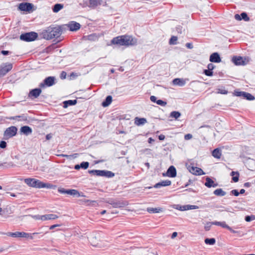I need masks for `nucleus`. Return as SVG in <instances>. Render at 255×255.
I'll use <instances>...</instances> for the list:
<instances>
[{"label":"nucleus","instance_id":"1","mask_svg":"<svg viewBox=\"0 0 255 255\" xmlns=\"http://www.w3.org/2000/svg\"><path fill=\"white\" fill-rule=\"evenodd\" d=\"M60 30V28L57 27V25L55 26L51 25L42 32V37L46 40L55 38L53 40L54 44L58 43L63 40V38L61 37Z\"/></svg>","mask_w":255,"mask_h":255},{"label":"nucleus","instance_id":"2","mask_svg":"<svg viewBox=\"0 0 255 255\" xmlns=\"http://www.w3.org/2000/svg\"><path fill=\"white\" fill-rule=\"evenodd\" d=\"M136 43V39H134L132 36L125 34L114 37L111 40L110 45H114L116 47L122 46L128 47L130 45H134Z\"/></svg>","mask_w":255,"mask_h":255},{"label":"nucleus","instance_id":"3","mask_svg":"<svg viewBox=\"0 0 255 255\" xmlns=\"http://www.w3.org/2000/svg\"><path fill=\"white\" fill-rule=\"evenodd\" d=\"M17 9L25 13H31L37 9V7L32 3L23 2L18 4Z\"/></svg>","mask_w":255,"mask_h":255},{"label":"nucleus","instance_id":"4","mask_svg":"<svg viewBox=\"0 0 255 255\" xmlns=\"http://www.w3.org/2000/svg\"><path fill=\"white\" fill-rule=\"evenodd\" d=\"M38 33L35 31L23 32L19 36L20 40L25 42H31L35 41L38 38Z\"/></svg>","mask_w":255,"mask_h":255},{"label":"nucleus","instance_id":"5","mask_svg":"<svg viewBox=\"0 0 255 255\" xmlns=\"http://www.w3.org/2000/svg\"><path fill=\"white\" fill-rule=\"evenodd\" d=\"M88 172L89 174L93 175L106 177L107 178H112L115 176V173L114 172L106 170L93 169L89 170Z\"/></svg>","mask_w":255,"mask_h":255},{"label":"nucleus","instance_id":"6","mask_svg":"<svg viewBox=\"0 0 255 255\" xmlns=\"http://www.w3.org/2000/svg\"><path fill=\"white\" fill-rule=\"evenodd\" d=\"M109 204L112 205L116 208H123L128 205L127 201L123 200H118L114 198H110L106 201Z\"/></svg>","mask_w":255,"mask_h":255},{"label":"nucleus","instance_id":"7","mask_svg":"<svg viewBox=\"0 0 255 255\" xmlns=\"http://www.w3.org/2000/svg\"><path fill=\"white\" fill-rule=\"evenodd\" d=\"M56 79L54 76H48L46 77L42 81V83H40L39 86L40 88H45L52 86L55 85L56 83Z\"/></svg>","mask_w":255,"mask_h":255},{"label":"nucleus","instance_id":"8","mask_svg":"<svg viewBox=\"0 0 255 255\" xmlns=\"http://www.w3.org/2000/svg\"><path fill=\"white\" fill-rule=\"evenodd\" d=\"M41 182L39 180L35 178H28L24 179V183L27 185L36 188H40Z\"/></svg>","mask_w":255,"mask_h":255},{"label":"nucleus","instance_id":"9","mask_svg":"<svg viewBox=\"0 0 255 255\" xmlns=\"http://www.w3.org/2000/svg\"><path fill=\"white\" fill-rule=\"evenodd\" d=\"M12 64L10 63H3L0 66V76H5L12 68Z\"/></svg>","mask_w":255,"mask_h":255},{"label":"nucleus","instance_id":"10","mask_svg":"<svg viewBox=\"0 0 255 255\" xmlns=\"http://www.w3.org/2000/svg\"><path fill=\"white\" fill-rule=\"evenodd\" d=\"M189 171L195 175H202L205 174L203 170L199 167L194 166V164L191 163L188 167Z\"/></svg>","mask_w":255,"mask_h":255},{"label":"nucleus","instance_id":"11","mask_svg":"<svg viewBox=\"0 0 255 255\" xmlns=\"http://www.w3.org/2000/svg\"><path fill=\"white\" fill-rule=\"evenodd\" d=\"M17 128L15 126H11L7 128L4 132V136L8 138L12 137L16 135Z\"/></svg>","mask_w":255,"mask_h":255},{"label":"nucleus","instance_id":"12","mask_svg":"<svg viewBox=\"0 0 255 255\" xmlns=\"http://www.w3.org/2000/svg\"><path fill=\"white\" fill-rule=\"evenodd\" d=\"M42 88L39 86L38 88H36L30 90L28 94V97L31 99H34L37 98L41 94L42 92Z\"/></svg>","mask_w":255,"mask_h":255},{"label":"nucleus","instance_id":"13","mask_svg":"<svg viewBox=\"0 0 255 255\" xmlns=\"http://www.w3.org/2000/svg\"><path fill=\"white\" fill-rule=\"evenodd\" d=\"M246 59V58L241 56H234L231 61L236 66L245 65L247 64Z\"/></svg>","mask_w":255,"mask_h":255},{"label":"nucleus","instance_id":"14","mask_svg":"<svg viewBox=\"0 0 255 255\" xmlns=\"http://www.w3.org/2000/svg\"><path fill=\"white\" fill-rule=\"evenodd\" d=\"M68 28L70 31H76L81 27V24L74 21H70L67 24Z\"/></svg>","mask_w":255,"mask_h":255},{"label":"nucleus","instance_id":"15","mask_svg":"<svg viewBox=\"0 0 255 255\" xmlns=\"http://www.w3.org/2000/svg\"><path fill=\"white\" fill-rule=\"evenodd\" d=\"M209 61L213 63H218L221 62L222 59L220 54L217 52L212 53L210 56Z\"/></svg>","mask_w":255,"mask_h":255},{"label":"nucleus","instance_id":"16","mask_svg":"<svg viewBox=\"0 0 255 255\" xmlns=\"http://www.w3.org/2000/svg\"><path fill=\"white\" fill-rule=\"evenodd\" d=\"M76 189H65L63 188H58V191L59 193L63 194H68L73 197L75 196V194L76 193Z\"/></svg>","mask_w":255,"mask_h":255},{"label":"nucleus","instance_id":"17","mask_svg":"<svg viewBox=\"0 0 255 255\" xmlns=\"http://www.w3.org/2000/svg\"><path fill=\"white\" fill-rule=\"evenodd\" d=\"M3 234L6 235L7 236L11 237L13 238H25L26 235V233L24 232H7L3 233Z\"/></svg>","mask_w":255,"mask_h":255},{"label":"nucleus","instance_id":"18","mask_svg":"<svg viewBox=\"0 0 255 255\" xmlns=\"http://www.w3.org/2000/svg\"><path fill=\"white\" fill-rule=\"evenodd\" d=\"M205 181L204 185L208 188L216 187L219 185L218 183H215L211 177H205Z\"/></svg>","mask_w":255,"mask_h":255},{"label":"nucleus","instance_id":"19","mask_svg":"<svg viewBox=\"0 0 255 255\" xmlns=\"http://www.w3.org/2000/svg\"><path fill=\"white\" fill-rule=\"evenodd\" d=\"M19 132L20 134L27 136L32 133V129L28 126H23L20 128Z\"/></svg>","mask_w":255,"mask_h":255},{"label":"nucleus","instance_id":"20","mask_svg":"<svg viewBox=\"0 0 255 255\" xmlns=\"http://www.w3.org/2000/svg\"><path fill=\"white\" fill-rule=\"evenodd\" d=\"M235 18L237 20H244L245 21H249L250 17L246 12H242L240 14H236L235 15Z\"/></svg>","mask_w":255,"mask_h":255},{"label":"nucleus","instance_id":"21","mask_svg":"<svg viewBox=\"0 0 255 255\" xmlns=\"http://www.w3.org/2000/svg\"><path fill=\"white\" fill-rule=\"evenodd\" d=\"M167 177L174 178L177 175L176 168L173 165L170 166L167 170Z\"/></svg>","mask_w":255,"mask_h":255},{"label":"nucleus","instance_id":"22","mask_svg":"<svg viewBox=\"0 0 255 255\" xmlns=\"http://www.w3.org/2000/svg\"><path fill=\"white\" fill-rule=\"evenodd\" d=\"M150 100L152 102L161 106H165L167 105V102L161 99L157 100V97L155 96H151Z\"/></svg>","mask_w":255,"mask_h":255},{"label":"nucleus","instance_id":"23","mask_svg":"<svg viewBox=\"0 0 255 255\" xmlns=\"http://www.w3.org/2000/svg\"><path fill=\"white\" fill-rule=\"evenodd\" d=\"M171 184V182L170 180H163L161 182H159L157 183H156L154 186L153 187L155 188H160L162 187H166L168 186H170Z\"/></svg>","mask_w":255,"mask_h":255},{"label":"nucleus","instance_id":"24","mask_svg":"<svg viewBox=\"0 0 255 255\" xmlns=\"http://www.w3.org/2000/svg\"><path fill=\"white\" fill-rule=\"evenodd\" d=\"M101 0H89V1H85V4L91 8H95L100 5Z\"/></svg>","mask_w":255,"mask_h":255},{"label":"nucleus","instance_id":"25","mask_svg":"<svg viewBox=\"0 0 255 255\" xmlns=\"http://www.w3.org/2000/svg\"><path fill=\"white\" fill-rule=\"evenodd\" d=\"M147 123V120L144 118L135 117L134 118V124L137 126H141Z\"/></svg>","mask_w":255,"mask_h":255},{"label":"nucleus","instance_id":"26","mask_svg":"<svg viewBox=\"0 0 255 255\" xmlns=\"http://www.w3.org/2000/svg\"><path fill=\"white\" fill-rule=\"evenodd\" d=\"M186 79L177 78L173 80L172 83L174 85L182 87L186 84Z\"/></svg>","mask_w":255,"mask_h":255},{"label":"nucleus","instance_id":"27","mask_svg":"<svg viewBox=\"0 0 255 255\" xmlns=\"http://www.w3.org/2000/svg\"><path fill=\"white\" fill-rule=\"evenodd\" d=\"M77 103V100H68L63 102V107L67 108L69 106L75 105Z\"/></svg>","mask_w":255,"mask_h":255},{"label":"nucleus","instance_id":"28","mask_svg":"<svg viewBox=\"0 0 255 255\" xmlns=\"http://www.w3.org/2000/svg\"><path fill=\"white\" fill-rule=\"evenodd\" d=\"M113 101V97L111 95L107 96L105 99L102 102V106L105 108L108 107Z\"/></svg>","mask_w":255,"mask_h":255},{"label":"nucleus","instance_id":"29","mask_svg":"<svg viewBox=\"0 0 255 255\" xmlns=\"http://www.w3.org/2000/svg\"><path fill=\"white\" fill-rule=\"evenodd\" d=\"M28 117L27 114H22L21 115L12 117L10 118V119L17 120L18 121H27Z\"/></svg>","mask_w":255,"mask_h":255},{"label":"nucleus","instance_id":"30","mask_svg":"<svg viewBox=\"0 0 255 255\" xmlns=\"http://www.w3.org/2000/svg\"><path fill=\"white\" fill-rule=\"evenodd\" d=\"M230 175L232 176V182L236 183L239 181L240 174L238 171H232L230 173Z\"/></svg>","mask_w":255,"mask_h":255},{"label":"nucleus","instance_id":"31","mask_svg":"<svg viewBox=\"0 0 255 255\" xmlns=\"http://www.w3.org/2000/svg\"><path fill=\"white\" fill-rule=\"evenodd\" d=\"M221 155V149L220 148H216L212 151V155L215 158H220Z\"/></svg>","mask_w":255,"mask_h":255},{"label":"nucleus","instance_id":"32","mask_svg":"<svg viewBox=\"0 0 255 255\" xmlns=\"http://www.w3.org/2000/svg\"><path fill=\"white\" fill-rule=\"evenodd\" d=\"M146 211L150 214H154L157 213L159 212H161L163 211L162 208L157 207V208H152V207H148L146 209Z\"/></svg>","mask_w":255,"mask_h":255},{"label":"nucleus","instance_id":"33","mask_svg":"<svg viewBox=\"0 0 255 255\" xmlns=\"http://www.w3.org/2000/svg\"><path fill=\"white\" fill-rule=\"evenodd\" d=\"M44 188L55 189L57 188V186L49 183H44L43 182H41L40 188Z\"/></svg>","mask_w":255,"mask_h":255},{"label":"nucleus","instance_id":"34","mask_svg":"<svg viewBox=\"0 0 255 255\" xmlns=\"http://www.w3.org/2000/svg\"><path fill=\"white\" fill-rule=\"evenodd\" d=\"M199 207L196 205H187L180 207V210L181 211L193 210L198 209Z\"/></svg>","mask_w":255,"mask_h":255},{"label":"nucleus","instance_id":"35","mask_svg":"<svg viewBox=\"0 0 255 255\" xmlns=\"http://www.w3.org/2000/svg\"><path fill=\"white\" fill-rule=\"evenodd\" d=\"M64 7L63 4L56 3L52 6V10L54 12L57 13L62 9Z\"/></svg>","mask_w":255,"mask_h":255},{"label":"nucleus","instance_id":"36","mask_svg":"<svg viewBox=\"0 0 255 255\" xmlns=\"http://www.w3.org/2000/svg\"><path fill=\"white\" fill-rule=\"evenodd\" d=\"M214 194L217 196L222 197L226 194V192L224 191L222 188H218L215 190L213 192Z\"/></svg>","mask_w":255,"mask_h":255},{"label":"nucleus","instance_id":"37","mask_svg":"<svg viewBox=\"0 0 255 255\" xmlns=\"http://www.w3.org/2000/svg\"><path fill=\"white\" fill-rule=\"evenodd\" d=\"M181 115V114L179 111H173L170 113L169 117L177 120L180 117Z\"/></svg>","mask_w":255,"mask_h":255},{"label":"nucleus","instance_id":"38","mask_svg":"<svg viewBox=\"0 0 255 255\" xmlns=\"http://www.w3.org/2000/svg\"><path fill=\"white\" fill-rule=\"evenodd\" d=\"M243 98L244 99H246L248 101H253L255 99L254 96L246 92H244Z\"/></svg>","mask_w":255,"mask_h":255},{"label":"nucleus","instance_id":"39","mask_svg":"<svg viewBox=\"0 0 255 255\" xmlns=\"http://www.w3.org/2000/svg\"><path fill=\"white\" fill-rule=\"evenodd\" d=\"M205 243L207 245H214L216 243V239L214 238H206L204 240Z\"/></svg>","mask_w":255,"mask_h":255},{"label":"nucleus","instance_id":"40","mask_svg":"<svg viewBox=\"0 0 255 255\" xmlns=\"http://www.w3.org/2000/svg\"><path fill=\"white\" fill-rule=\"evenodd\" d=\"M87 39L94 41L98 39V37L96 33H92L87 36Z\"/></svg>","mask_w":255,"mask_h":255},{"label":"nucleus","instance_id":"41","mask_svg":"<svg viewBox=\"0 0 255 255\" xmlns=\"http://www.w3.org/2000/svg\"><path fill=\"white\" fill-rule=\"evenodd\" d=\"M39 234H40L39 233H26V236H25V238L29 239L30 240H33L35 238V237L37 235H38Z\"/></svg>","mask_w":255,"mask_h":255},{"label":"nucleus","instance_id":"42","mask_svg":"<svg viewBox=\"0 0 255 255\" xmlns=\"http://www.w3.org/2000/svg\"><path fill=\"white\" fill-rule=\"evenodd\" d=\"M178 38L176 36H172L169 40V44L170 45H175L177 44Z\"/></svg>","mask_w":255,"mask_h":255},{"label":"nucleus","instance_id":"43","mask_svg":"<svg viewBox=\"0 0 255 255\" xmlns=\"http://www.w3.org/2000/svg\"><path fill=\"white\" fill-rule=\"evenodd\" d=\"M255 220V215H247L245 217V220L247 222H250Z\"/></svg>","mask_w":255,"mask_h":255},{"label":"nucleus","instance_id":"44","mask_svg":"<svg viewBox=\"0 0 255 255\" xmlns=\"http://www.w3.org/2000/svg\"><path fill=\"white\" fill-rule=\"evenodd\" d=\"M203 73L207 76L211 77L213 75L214 72L213 71L207 69H204L203 70Z\"/></svg>","mask_w":255,"mask_h":255},{"label":"nucleus","instance_id":"45","mask_svg":"<svg viewBox=\"0 0 255 255\" xmlns=\"http://www.w3.org/2000/svg\"><path fill=\"white\" fill-rule=\"evenodd\" d=\"M81 168L87 169L89 166V162L88 161H83L80 163Z\"/></svg>","mask_w":255,"mask_h":255},{"label":"nucleus","instance_id":"46","mask_svg":"<svg viewBox=\"0 0 255 255\" xmlns=\"http://www.w3.org/2000/svg\"><path fill=\"white\" fill-rule=\"evenodd\" d=\"M244 93V91H239L238 90H235L233 93V95L237 97H243Z\"/></svg>","mask_w":255,"mask_h":255},{"label":"nucleus","instance_id":"47","mask_svg":"<svg viewBox=\"0 0 255 255\" xmlns=\"http://www.w3.org/2000/svg\"><path fill=\"white\" fill-rule=\"evenodd\" d=\"M57 27H60L61 29V35L62 34V32L63 31H65L66 30L67 28H68L67 24H62L60 25H57Z\"/></svg>","mask_w":255,"mask_h":255},{"label":"nucleus","instance_id":"48","mask_svg":"<svg viewBox=\"0 0 255 255\" xmlns=\"http://www.w3.org/2000/svg\"><path fill=\"white\" fill-rule=\"evenodd\" d=\"M195 181V179H189L188 181L186 184H185L184 186L181 187L180 188H183L188 187L189 185L192 184Z\"/></svg>","mask_w":255,"mask_h":255},{"label":"nucleus","instance_id":"49","mask_svg":"<svg viewBox=\"0 0 255 255\" xmlns=\"http://www.w3.org/2000/svg\"><path fill=\"white\" fill-rule=\"evenodd\" d=\"M47 220H54L58 218V216L55 214H47Z\"/></svg>","mask_w":255,"mask_h":255},{"label":"nucleus","instance_id":"50","mask_svg":"<svg viewBox=\"0 0 255 255\" xmlns=\"http://www.w3.org/2000/svg\"><path fill=\"white\" fill-rule=\"evenodd\" d=\"M230 195L235 196H238L240 195L239 191L237 189H233L230 191Z\"/></svg>","mask_w":255,"mask_h":255},{"label":"nucleus","instance_id":"51","mask_svg":"<svg viewBox=\"0 0 255 255\" xmlns=\"http://www.w3.org/2000/svg\"><path fill=\"white\" fill-rule=\"evenodd\" d=\"M212 225V222H207L204 226V229L206 231H208L210 230L211 226Z\"/></svg>","mask_w":255,"mask_h":255},{"label":"nucleus","instance_id":"52","mask_svg":"<svg viewBox=\"0 0 255 255\" xmlns=\"http://www.w3.org/2000/svg\"><path fill=\"white\" fill-rule=\"evenodd\" d=\"M217 93L223 94V95H227L228 93V91L225 89H217Z\"/></svg>","mask_w":255,"mask_h":255},{"label":"nucleus","instance_id":"53","mask_svg":"<svg viewBox=\"0 0 255 255\" xmlns=\"http://www.w3.org/2000/svg\"><path fill=\"white\" fill-rule=\"evenodd\" d=\"M75 197H85L86 196L82 192H79L77 190L75 194Z\"/></svg>","mask_w":255,"mask_h":255},{"label":"nucleus","instance_id":"54","mask_svg":"<svg viewBox=\"0 0 255 255\" xmlns=\"http://www.w3.org/2000/svg\"><path fill=\"white\" fill-rule=\"evenodd\" d=\"M7 146V143L4 140L0 141V148H5Z\"/></svg>","mask_w":255,"mask_h":255},{"label":"nucleus","instance_id":"55","mask_svg":"<svg viewBox=\"0 0 255 255\" xmlns=\"http://www.w3.org/2000/svg\"><path fill=\"white\" fill-rule=\"evenodd\" d=\"M228 230L230 231L232 233L238 234L240 236H241V235H240L241 234V232L240 231L234 230L231 227H229V228L228 229Z\"/></svg>","mask_w":255,"mask_h":255},{"label":"nucleus","instance_id":"56","mask_svg":"<svg viewBox=\"0 0 255 255\" xmlns=\"http://www.w3.org/2000/svg\"><path fill=\"white\" fill-rule=\"evenodd\" d=\"M220 226L223 228L227 229V230H228V229L230 227V226L228 225L225 221L221 222V224Z\"/></svg>","mask_w":255,"mask_h":255},{"label":"nucleus","instance_id":"57","mask_svg":"<svg viewBox=\"0 0 255 255\" xmlns=\"http://www.w3.org/2000/svg\"><path fill=\"white\" fill-rule=\"evenodd\" d=\"M67 76V73L65 71H62L60 75V78L61 79H66Z\"/></svg>","mask_w":255,"mask_h":255},{"label":"nucleus","instance_id":"58","mask_svg":"<svg viewBox=\"0 0 255 255\" xmlns=\"http://www.w3.org/2000/svg\"><path fill=\"white\" fill-rule=\"evenodd\" d=\"M78 76L76 73L72 72L70 75V80H73Z\"/></svg>","mask_w":255,"mask_h":255},{"label":"nucleus","instance_id":"59","mask_svg":"<svg viewBox=\"0 0 255 255\" xmlns=\"http://www.w3.org/2000/svg\"><path fill=\"white\" fill-rule=\"evenodd\" d=\"M1 54H2L4 56L8 55L9 54L11 53V52L8 50H1L0 52Z\"/></svg>","mask_w":255,"mask_h":255},{"label":"nucleus","instance_id":"60","mask_svg":"<svg viewBox=\"0 0 255 255\" xmlns=\"http://www.w3.org/2000/svg\"><path fill=\"white\" fill-rule=\"evenodd\" d=\"M207 68L208 69L213 71L215 68V66L212 63H209L207 65Z\"/></svg>","mask_w":255,"mask_h":255},{"label":"nucleus","instance_id":"61","mask_svg":"<svg viewBox=\"0 0 255 255\" xmlns=\"http://www.w3.org/2000/svg\"><path fill=\"white\" fill-rule=\"evenodd\" d=\"M182 26L181 25H177L176 27V30L177 33L181 34L182 33Z\"/></svg>","mask_w":255,"mask_h":255},{"label":"nucleus","instance_id":"62","mask_svg":"<svg viewBox=\"0 0 255 255\" xmlns=\"http://www.w3.org/2000/svg\"><path fill=\"white\" fill-rule=\"evenodd\" d=\"M192 138V135L190 133L186 134L184 135V139L185 140H189Z\"/></svg>","mask_w":255,"mask_h":255},{"label":"nucleus","instance_id":"63","mask_svg":"<svg viewBox=\"0 0 255 255\" xmlns=\"http://www.w3.org/2000/svg\"><path fill=\"white\" fill-rule=\"evenodd\" d=\"M53 134L52 133H48L45 136V139L46 140H49L51 139L53 136Z\"/></svg>","mask_w":255,"mask_h":255},{"label":"nucleus","instance_id":"64","mask_svg":"<svg viewBox=\"0 0 255 255\" xmlns=\"http://www.w3.org/2000/svg\"><path fill=\"white\" fill-rule=\"evenodd\" d=\"M186 47L190 49H191L193 48V45L192 43H187L185 44Z\"/></svg>","mask_w":255,"mask_h":255}]
</instances>
